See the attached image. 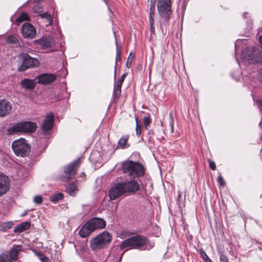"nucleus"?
Returning a JSON list of instances; mask_svg holds the SVG:
<instances>
[{"label":"nucleus","instance_id":"nucleus-21","mask_svg":"<svg viewBox=\"0 0 262 262\" xmlns=\"http://www.w3.org/2000/svg\"><path fill=\"white\" fill-rule=\"evenodd\" d=\"M22 86L26 90H32L35 88V83L33 80L24 79L21 83Z\"/></svg>","mask_w":262,"mask_h":262},{"label":"nucleus","instance_id":"nucleus-51","mask_svg":"<svg viewBox=\"0 0 262 262\" xmlns=\"http://www.w3.org/2000/svg\"><path fill=\"white\" fill-rule=\"evenodd\" d=\"M260 74H261V79L262 80V68L260 70Z\"/></svg>","mask_w":262,"mask_h":262},{"label":"nucleus","instance_id":"nucleus-14","mask_svg":"<svg viewBox=\"0 0 262 262\" xmlns=\"http://www.w3.org/2000/svg\"><path fill=\"white\" fill-rule=\"evenodd\" d=\"M54 124V116L52 114H50L46 117L41 128L44 134H46L50 130Z\"/></svg>","mask_w":262,"mask_h":262},{"label":"nucleus","instance_id":"nucleus-11","mask_svg":"<svg viewBox=\"0 0 262 262\" xmlns=\"http://www.w3.org/2000/svg\"><path fill=\"white\" fill-rule=\"evenodd\" d=\"M124 188L125 193H135L140 190V186L137 180L130 179V180L122 183Z\"/></svg>","mask_w":262,"mask_h":262},{"label":"nucleus","instance_id":"nucleus-54","mask_svg":"<svg viewBox=\"0 0 262 262\" xmlns=\"http://www.w3.org/2000/svg\"><path fill=\"white\" fill-rule=\"evenodd\" d=\"M33 9L34 10V11H36V12H37L36 10H35V7H34V8H33Z\"/></svg>","mask_w":262,"mask_h":262},{"label":"nucleus","instance_id":"nucleus-4","mask_svg":"<svg viewBox=\"0 0 262 262\" xmlns=\"http://www.w3.org/2000/svg\"><path fill=\"white\" fill-rule=\"evenodd\" d=\"M112 239V236L109 233L103 231L90 241V247L93 251H97L109 245Z\"/></svg>","mask_w":262,"mask_h":262},{"label":"nucleus","instance_id":"nucleus-53","mask_svg":"<svg viewBox=\"0 0 262 262\" xmlns=\"http://www.w3.org/2000/svg\"><path fill=\"white\" fill-rule=\"evenodd\" d=\"M123 254L121 255V256L120 257V259H119V261H121V259L122 258V256Z\"/></svg>","mask_w":262,"mask_h":262},{"label":"nucleus","instance_id":"nucleus-52","mask_svg":"<svg viewBox=\"0 0 262 262\" xmlns=\"http://www.w3.org/2000/svg\"><path fill=\"white\" fill-rule=\"evenodd\" d=\"M248 14L247 13L245 12V13H244V17H246V14Z\"/></svg>","mask_w":262,"mask_h":262},{"label":"nucleus","instance_id":"nucleus-12","mask_svg":"<svg viewBox=\"0 0 262 262\" xmlns=\"http://www.w3.org/2000/svg\"><path fill=\"white\" fill-rule=\"evenodd\" d=\"M21 34L24 38H33L36 35V30L30 23H25L21 27Z\"/></svg>","mask_w":262,"mask_h":262},{"label":"nucleus","instance_id":"nucleus-7","mask_svg":"<svg viewBox=\"0 0 262 262\" xmlns=\"http://www.w3.org/2000/svg\"><path fill=\"white\" fill-rule=\"evenodd\" d=\"M81 161V158H79L64 167V174L60 177L62 181L67 182L74 177Z\"/></svg>","mask_w":262,"mask_h":262},{"label":"nucleus","instance_id":"nucleus-39","mask_svg":"<svg viewBox=\"0 0 262 262\" xmlns=\"http://www.w3.org/2000/svg\"><path fill=\"white\" fill-rule=\"evenodd\" d=\"M217 182L221 186H224L225 184L224 179L221 174L217 177Z\"/></svg>","mask_w":262,"mask_h":262},{"label":"nucleus","instance_id":"nucleus-29","mask_svg":"<svg viewBox=\"0 0 262 262\" xmlns=\"http://www.w3.org/2000/svg\"><path fill=\"white\" fill-rule=\"evenodd\" d=\"M13 225V223L11 221H9L7 222L3 223L1 225V227L2 230L4 231H6L9 229H10Z\"/></svg>","mask_w":262,"mask_h":262},{"label":"nucleus","instance_id":"nucleus-36","mask_svg":"<svg viewBox=\"0 0 262 262\" xmlns=\"http://www.w3.org/2000/svg\"><path fill=\"white\" fill-rule=\"evenodd\" d=\"M149 22L150 24V31L152 33L155 32L154 19L152 16H149Z\"/></svg>","mask_w":262,"mask_h":262},{"label":"nucleus","instance_id":"nucleus-19","mask_svg":"<svg viewBox=\"0 0 262 262\" xmlns=\"http://www.w3.org/2000/svg\"><path fill=\"white\" fill-rule=\"evenodd\" d=\"M22 246L14 245L9 252V255L12 261L16 260L18 258L19 252L22 250Z\"/></svg>","mask_w":262,"mask_h":262},{"label":"nucleus","instance_id":"nucleus-24","mask_svg":"<svg viewBox=\"0 0 262 262\" xmlns=\"http://www.w3.org/2000/svg\"><path fill=\"white\" fill-rule=\"evenodd\" d=\"M77 189L75 184L71 183L68 185L66 188L67 192L71 196L75 195V191Z\"/></svg>","mask_w":262,"mask_h":262},{"label":"nucleus","instance_id":"nucleus-37","mask_svg":"<svg viewBox=\"0 0 262 262\" xmlns=\"http://www.w3.org/2000/svg\"><path fill=\"white\" fill-rule=\"evenodd\" d=\"M33 202L37 204H40L42 202V197L41 195H36L33 198Z\"/></svg>","mask_w":262,"mask_h":262},{"label":"nucleus","instance_id":"nucleus-16","mask_svg":"<svg viewBox=\"0 0 262 262\" xmlns=\"http://www.w3.org/2000/svg\"><path fill=\"white\" fill-rule=\"evenodd\" d=\"M256 47L246 48L242 52V56L244 60L254 62Z\"/></svg>","mask_w":262,"mask_h":262},{"label":"nucleus","instance_id":"nucleus-44","mask_svg":"<svg viewBox=\"0 0 262 262\" xmlns=\"http://www.w3.org/2000/svg\"><path fill=\"white\" fill-rule=\"evenodd\" d=\"M155 1L156 0H150L149 9H155Z\"/></svg>","mask_w":262,"mask_h":262},{"label":"nucleus","instance_id":"nucleus-23","mask_svg":"<svg viewBox=\"0 0 262 262\" xmlns=\"http://www.w3.org/2000/svg\"><path fill=\"white\" fill-rule=\"evenodd\" d=\"M38 43L42 49H46L51 47L53 45L52 41L48 38H43L38 41Z\"/></svg>","mask_w":262,"mask_h":262},{"label":"nucleus","instance_id":"nucleus-30","mask_svg":"<svg viewBox=\"0 0 262 262\" xmlns=\"http://www.w3.org/2000/svg\"><path fill=\"white\" fill-rule=\"evenodd\" d=\"M39 16L41 18H45L46 19L47 23H48V24L46 25L47 26L51 24V16L50 14L45 12L39 14Z\"/></svg>","mask_w":262,"mask_h":262},{"label":"nucleus","instance_id":"nucleus-15","mask_svg":"<svg viewBox=\"0 0 262 262\" xmlns=\"http://www.w3.org/2000/svg\"><path fill=\"white\" fill-rule=\"evenodd\" d=\"M12 110L10 103L5 99L0 100V117H3L9 114Z\"/></svg>","mask_w":262,"mask_h":262},{"label":"nucleus","instance_id":"nucleus-35","mask_svg":"<svg viewBox=\"0 0 262 262\" xmlns=\"http://www.w3.org/2000/svg\"><path fill=\"white\" fill-rule=\"evenodd\" d=\"M134 57V55H132V53H130L126 63V66L127 68H129L131 67L132 60Z\"/></svg>","mask_w":262,"mask_h":262},{"label":"nucleus","instance_id":"nucleus-42","mask_svg":"<svg viewBox=\"0 0 262 262\" xmlns=\"http://www.w3.org/2000/svg\"><path fill=\"white\" fill-rule=\"evenodd\" d=\"M170 125L171 128V133H172L174 132V119L173 117L170 118Z\"/></svg>","mask_w":262,"mask_h":262},{"label":"nucleus","instance_id":"nucleus-28","mask_svg":"<svg viewBox=\"0 0 262 262\" xmlns=\"http://www.w3.org/2000/svg\"><path fill=\"white\" fill-rule=\"evenodd\" d=\"M29 19V16L27 13L23 12L20 16L16 19V23L19 24L23 21L27 20Z\"/></svg>","mask_w":262,"mask_h":262},{"label":"nucleus","instance_id":"nucleus-1","mask_svg":"<svg viewBox=\"0 0 262 262\" xmlns=\"http://www.w3.org/2000/svg\"><path fill=\"white\" fill-rule=\"evenodd\" d=\"M155 246L154 243L150 242L143 235H137L132 236L122 242L120 246L121 250L138 249L149 250Z\"/></svg>","mask_w":262,"mask_h":262},{"label":"nucleus","instance_id":"nucleus-3","mask_svg":"<svg viewBox=\"0 0 262 262\" xmlns=\"http://www.w3.org/2000/svg\"><path fill=\"white\" fill-rule=\"evenodd\" d=\"M105 221L100 218H93L89 220L80 229L79 234L82 237H86L97 229L103 228Z\"/></svg>","mask_w":262,"mask_h":262},{"label":"nucleus","instance_id":"nucleus-47","mask_svg":"<svg viewBox=\"0 0 262 262\" xmlns=\"http://www.w3.org/2000/svg\"><path fill=\"white\" fill-rule=\"evenodd\" d=\"M154 12H155V9H149V16H152L153 17V15H154Z\"/></svg>","mask_w":262,"mask_h":262},{"label":"nucleus","instance_id":"nucleus-17","mask_svg":"<svg viewBox=\"0 0 262 262\" xmlns=\"http://www.w3.org/2000/svg\"><path fill=\"white\" fill-rule=\"evenodd\" d=\"M38 82L43 84H50L56 79V76L52 74H43L37 77Z\"/></svg>","mask_w":262,"mask_h":262},{"label":"nucleus","instance_id":"nucleus-31","mask_svg":"<svg viewBox=\"0 0 262 262\" xmlns=\"http://www.w3.org/2000/svg\"><path fill=\"white\" fill-rule=\"evenodd\" d=\"M6 41L8 43L15 44L18 42V39L16 36L11 35L6 39Z\"/></svg>","mask_w":262,"mask_h":262},{"label":"nucleus","instance_id":"nucleus-5","mask_svg":"<svg viewBox=\"0 0 262 262\" xmlns=\"http://www.w3.org/2000/svg\"><path fill=\"white\" fill-rule=\"evenodd\" d=\"M36 128L37 125L35 123L30 121L21 122L8 128L7 132L9 135H13L18 133H32L36 130Z\"/></svg>","mask_w":262,"mask_h":262},{"label":"nucleus","instance_id":"nucleus-49","mask_svg":"<svg viewBox=\"0 0 262 262\" xmlns=\"http://www.w3.org/2000/svg\"><path fill=\"white\" fill-rule=\"evenodd\" d=\"M27 214V211H25V212L22 214V216H25Z\"/></svg>","mask_w":262,"mask_h":262},{"label":"nucleus","instance_id":"nucleus-8","mask_svg":"<svg viewBox=\"0 0 262 262\" xmlns=\"http://www.w3.org/2000/svg\"><path fill=\"white\" fill-rule=\"evenodd\" d=\"M170 0H159L157 3V8L160 15L168 21L171 14Z\"/></svg>","mask_w":262,"mask_h":262},{"label":"nucleus","instance_id":"nucleus-38","mask_svg":"<svg viewBox=\"0 0 262 262\" xmlns=\"http://www.w3.org/2000/svg\"><path fill=\"white\" fill-rule=\"evenodd\" d=\"M120 60H121V50H120V49H118V48H117L116 62H117V61H120Z\"/></svg>","mask_w":262,"mask_h":262},{"label":"nucleus","instance_id":"nucleus-9","mask_svg":"<svg viewBox=\"0 0 262 262\" xmlns=\"http://www.w3.org/2000/svg\"><path fill=\"white\" fill-rule=\"evenodd\" d=\"M23 63L18 67V70L19 72H24L29 68L37 67L39 62L37 59L32 58L27 54L22 55Z\"/></svg>","mask_w":262,"mask_h":262},{"label":"nucleus","instance_id":"nucleus-40","mask_svg":"<svg viewBox=\"0 0 262 262\" xmlns=\"http://www.w3.org/2000/svg\"><path fill=\"white\" fill-rule=\"evenodd\" d=\"M220 262H229L227 256L224 254H221L220 256Z\"/></svg>","mask_w":262,"mask_h":262},{"label":"nucleus","instance_id":"nucleus-32","mask_svg":"<svg viewBox=\"0 0 262 262\" xmlns=\"http://www.w3.org/2000/svg\"><path fill=\"white\" fill-rule=\"evenodd\" d=\"M143 121L145 129H148V126L150 124L151 121L149 116H145L143 119Z\"/></svg>","mask_w":262,"mask_h":262},{"label":"nucleus","instance_id":"nucleus-45","mask_svg":"<svg viewBox=\"0 0 262 262\" xmlns=\"http://www.w3.org/2000/svg\"><path fill=\"white\" fill-rule=\"evenodd\" d=\"M256 104L258 107L262 109V100H258L256 101Z\"/></svg>","mask_w":262,"mask_h":262},{"label":"nucleus","instance_id":"nucleus-10","mask_svg":"<svg viewBox=\"0 0 262 262\" xmlns=\"http://www.w3.org/2000/svg\"><path fill=\"white\" fill-rule=\"evenodd\" d=\"M126 193L122 183L115 184L109 190L108 194L110 200H114Z\"/></svg>","mask_w":262,"mask_h":262},{"label":"nucleus","instance_id":"nucleus-41","mask_svg":"<svg viewBox=\"0 0 262 262\" xmlns=\"http://www.w3.org/2000/svg\"><path fill=\"white\" fill-rule=\"evenodd\" d=\"M209 167L210 169H211L212 170L215 169L216 165H215V163L213 161L209 160Z\"/></svg>","mask_w":262,"mask_h":262},{"label":"nucleus","instance_id":"nucleus-48","mask_svg":"<svg viewBox=\"0 0 262 262\" xmlns=\"http://www.w3.org/2000/svg\"><path fill=\"white\" fill-rule=\"evenodd\" d=\"M259 41H260V43L262 45V35L260 36V37H259Z\"/></svg>","mask_w":262,"mask_h":262},{"label":"nucleus","instance_id":"nucleus-18","mask_svg":"<svg viewBox=\"0 0 262 262\" xmlns=\"http://www.w3.org/2000/svg\"><path fill=\"white\" fill-rule=\"evenodd\" d=\"M126 76V74H123L118 80L117 84L114 89V94L115 98L118 99L121 93V86Z\"/></svg>","mask_w":262,"mask_h":262},{"label":"nucleus","instance_id":"nucleus-43","mask_svg":"<svg viewBox=\"0 0 262 262\" xmlns=\"http://www.w3.org/2000/svg\"><path fill=\"white\" fill-rule=\"evenodd\" d=\"M39 259L41 261H42V262H43L45 260L48 261V257L42 254H40V255H39Z\"/></svg>","mask_w":262,"mask_h":262},{"label":"nucleus","instance_id":"nucleus-25","mask_svg":"<svg viewBox=\"0 0 262 262\" xmlns=\"http://www.w3.org/2000/svg\"><path fill=\"white\" fill-rule=\"evenodd\" d=\"M63 198V194L62 193H56L50 196V200L52 202L55 203L58 201L62 200Z\"/></svg>","mask_w":262,"mask_h":262},{"label":"nucleus","instance_id":"nucleus-2","mask_svg":"<svg viewBox=\"0 0 262 262\" xmlns=\"http://www.w3.org/2000/svg\"><path fill=\"white\" fill-rule=\"evenodd\" d=\"M123 173L130 179L142 177L144 174L143 166L138 162L125 161L122 163Z\"/></svg>","mask_w":262,"mask_h":262},{"label":"nucleus","instance_id":"nucleus-50","mask_svg":"<svg viewBox=\"0 0 262 262\" xmlns=\"http://www.w3.org/2000/svg\"><path fill=\"white\" fill-rule=\"evenodd\" d=\"M43 262H51V261L50 260V259L48 258V261L47 260H45Z\"/></svg>","mask_w":262,"mask_h":262},{"label":"nucleus","instance_id":"nucleus-33","mask_svg":"<svg viewBox=\"0 0 262 262\" xmlns=\"http://www.w3.org/2000/svg\"><path fill=\"white\" fill-rule=\"evenodd\" d=\"M200 252L201 257L206 262H212V261L209 258L206 252L203 250H200Z\"/></svg>","mask_w":262,"mask_h":262},{"label":"nucleus","instance_id":"nucleus-46","mask_svg":"<svg viewBox=\"0 0 262 262\" xmlns=\"http://www.w3.org/2000/svg\"><path fill=\"white\" fill-rule=\"evenodd\" d=\"M84 262H94V261L91 257H88L84 259Z\"/></svg>","mask_w":262,"mask_h":262},{"label":"nucleus","instance_id":"nucleus-6","mask_svg":"<svg viewBox=\"0 0 262 262\" xmlns=\"http://www.w3.org/2000/svg\"><path fill=\"white\" fill-rule=\"evenodd\" d=\"M12 148L16 155L21 157L27 156L30 151V147L27 141L23 138L13 141Z\"/></svg>","mask_w":262,"mask_h":262},{"label":"nucleus","instance_id":"nucleus-20","mask_svg":"<svg viewBox=\"0 0 262 262\" xmlns=\"http://www.w3.org/2000/svg\"><path fill=\"white\" fill-rule=\"evenodd\" d=\"M31 226L30 222L27 221L21 223L20 224L16 226L14 229V232L15 233H20L28 229Z\"/></svg>","mask_w":262,"mask_h":262},{"label":"nucleus","instance_id":"nucleus-27","mask_svg":"<svg viewBox=\"0 0 262 262\" xmlns=\"http://www.w3.org/2000/svg\"><path fill=\"white\" fill-rule=\"evenodd\" d=\"M0 262H13L11 259L9 254L3 253L0 255Z\"/></svg>","mask_w":262,"mask_h":262},{"label":"nucleus","instance_id":"nucleus-34","mask_svg":"<svg viewBox=\"0 0 262 262\" xmlns=\"http://www.w3.org/2000/svg\"><path fill=\"white\" fill-rule=\"evenodd\" d=\"M136 135L138 136H140L141 134V132H142V127L141 125H139L137 118H136Z\"/></svg>","mask_w":262,"mask_h":262},{"label":"nucleus","instance_id":"nucleus-26","mask_svg":"<svg viewBox=\"0 0 262 262\" xmlns=\"http://www.w3.org/2000/svg\"><path fill=\"white\" fill-rule=\"evenodd\" d=\"M262 61V51L256 47L254 62H259Z\"/></svg>","mask_w":262,"mask_h":262},{"label":"nucleus","instance_id":"nucleus-13","mask_svg":"<svg viewBox=\"0 0 262 262\" xmlns=\"http://www.w3.org/2000/svg\"><path fill=\"white\" fill-rule=\"evenodd\" d=\"M10 180L9 178L0 172V196L6 193L9 189Z\"/></svg>","mask_w":262,"mask_h":262},{"label":"nucleus","instance_id":"nucleus-22","mask_svg":"<svg viewBox=\"0 0 262 262\" xmlns=\"http://www.w3.org/2000/svg\"><path fill=\"white\" fill-rule=\"evenodd\" d=\"M129 138L128 135H124L122 136L118 142V147L120 148L123 149L129 146L128 145H127V142Z\"/></svg>","mask_w":262,"mask_h":262}]
</instances>
